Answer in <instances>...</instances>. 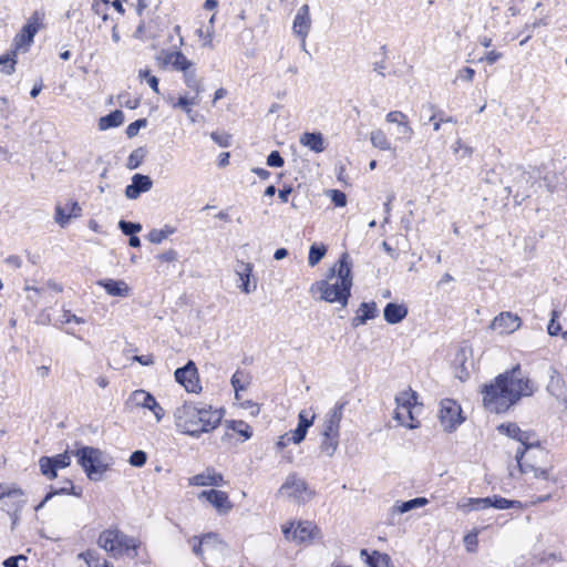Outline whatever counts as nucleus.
<instances>
[{
	"instance_id": "6",
	"label": "nucleus",
	"mask_w": 567,
	"mask_h": 567,
	"mask_svg": "<svg viewBox=\"0 0 567 567\" xmlns=\"http://www.w3.org/2000/svg\"><path fill=\"white\" fill-rule=\"evenodd\" d=\"M439 419L442 427L446 432H453L464 421L460 404L452 399L441 401Z\"/></svg>"
},
{
	"instance_id": "58",
	"label": "nucleus",
	"mask_w": 567,
	"mask_h": 567,
	"mask_svg": "<svg viewBox=\"0 0 567 567\" xmlns=\"http://www.w3.org/2000/svg\"><path fill=\"white\" fill-rule=\"evenodd\" d=\"M298 419H299V423L298 424L300 426H303L306 430H308L312 425V423H313L315 415L309 416L308 412L302 410L299 413Z\"/></svg>"
},
{
	"instance_id": "12",
	"label": "nucleus",
	"mask_w": 567,
	"mask_h": 567,
	"mask_svg": "<svg viewBox=\"0 0 567 567\" xmlns=\"http://www.w3.org/2000/svg\"><path fill=\"white\" fill-rule=\"evenodd\" d=\"M385 120L388 123L396 125L395 140L401 142H410L414 131L411 127L408 116L401 111H391L386 114Z\"/></svg>"
},
{
	"instance_id": "15",
	"label": "nucleus",
	"mask_w": 567,
	"mask_h": 567,
	"mask_svg": "<svg viewBox=\"0 0 567 567\" xmlns=\"http://www.w3.org/2000/svg\"><path fill=\"white\" fill-rule=\"evenodd\" d=\"M522 326V319L512 312H501L494 318L491 323L493 330L499 331V333H513L518 330Z\"/></svg>"
},
{
	"instance_id": "44",
	"label": "nucleus",
	"mask_w": 567,
	"mask_h": 567,
	"mask_svg": "<svg viewBox=\"0 0 567 567\" xmlns=\"http://www.w3.org/2000/svg\"><path fill=\"white\" fill-rule=\"evenodd\" d=\"M118 227L123 231V234L127 236H133L134 234L140 233L142 230L141 224L126 220H121L118 223Z\"/></svg>"
},
{
	"instance_id": "64",
	"label": "nucleus",
	"mask_w": 567,
	"mask_h": 567,
	"mask_svg": "<svg viewBox=\"0 0 567 567\" xmlns=\"http://www.w3.org/2000/svg\"><path fill=\"white\" fill-rule=\"evenodd\" d=\"M19 560H27V557L23 556V555H19V556H14V557H9L8 559H6L3 561V567H19L18 566V563Z\"/></svg>"
},
{
	"instance_id": "49",
	"label": "nucleus",
	"mask_w": 567,
	"mask_h": 567,
	"mask_svg": "<svg viewBox=\"0 0 567 567\" xmlns=\"http://www.w3.org/2000/svg\"><path fill=\"white\" fill-rule=\"evenodd\" d=\"M23 495L22 491L18 487H10L4 484H0V499L3 497H21Z\"/></svg>"
},
{
	"instance_id": "25",
	"label": "nucleus",
	"mask_w": 567,
	"mask_h": 567,
	"mask_svg": "<svg viewBox=\"0 0 567 567\" xmlns=\"http://www.w3.org/2000/svg\"><path fill=\"white\" fill-rule=\"evenodd\" d=\"M378 308L375 302H362L358 309L357 316L352 320V326L365 324L368 320L375 318Z\"/></svg>"
},
{
	"instance_id": "39",
	"label": "nucleus",
	"mask_w": 567,
	"mask_h": 567,
	"mask_svg": "<svg viewBox=\"0 0 567 567\" xmlns=\"http://www.w3.org/2000/svg\"><path fill=\"white\" fill-rule=\"evenodd\" d=\"M361 555H367V563L369 567H385L390 561L389 555L380 554L378 551H373L371 555H368L367 550L362 549Z\"/></svg>"
},
{
	"instance_id": "7",
	"label": "nucleus",
	"mask_w": 567,
	"mask_h": 567,
	"mask_svg": "<svg viewBox=\"0 0 567 567\" xmlns=\"http://www.w3.org/2000/svg\"><path fill=\"white\" fill-rule=\"evenodd\" d=\"M278 495L291 498L296 502H306L310 499L312 493L308 491V485L305 480L297 474H290L279 488Z\"/></svg>"
},
{
	"instance_id": "3",
	"label": "nucleus",
	"mask_w": 567,
	"mask_h": 567,
	"mask_svg": "<svg viewBox=\"0 0 567 567\" xmlns=\"http://www.w3.org/2000/svg\"><path fill=\"white\" fill-rule=\"evenodd\" d=\"M223 413L219 410L190 402H185L174 411L176 429L193 437H199L203 433L213 431L219 425Z\"/></svg>"
},
{
	"instance_id": "21",
	"label": "nucleus",
	"mask_w": 567,
	"mask_h": 567,
	"mask_svg": "<svg viewBox=\"0 0 567 567\" xmlns=\"http://www.w3.org/2000/svg\"><path fill=\"white\" fill-rule=\"evenodd\" d=\"M82 213V208L80 207L78 202H68L64 206L56 205L55 207V221L64 227L69 224L71 218L80 217Z\"/></svg>"
},
{
	"instance_id": "28",
	"label": "nucleus",
	"mask_w": 567,
	"mask_h": 567,
	"mask_svg": "<svg viewBox=\"0 0 567 567\" xmlns=\"http://www.w3.org/2000/svg\"><path fill=\"white\" fill-rule=\"evenodd\" d=\"M154 396L145 390H135L131 393L126 401L127 408H145L147 409L153 403Z\"/></svg>"
},
{
	"instance_id": "60",
	"label": "nucleus",
	"mask_w": 567,
	"mask_h": 567,
	"mask_svg": "<svg viewBox=\"0 0 567 567\" xmlns=\"http://www.w3.org/2000/svg\"><path fill=\"white\" fill-rule=\"evenodd\" d=\"M464 544L468 551H474L477 546V533H470L464 537Z\"/></svg>"
},
{
	"instance_id": "17",
	"label": "nucleus",
	"mask_w": 567,
	"mask_h": 567,
	"mask_svg": "<svg viewBox=\"0 0 567 567\" xmlns=\"http://www.w3.org/2000/svg\"><path fill=\"white\" fill-rule=\"evenodd\" d=\"M346 406V402L337 403L326 415V420L323 422L322 434H333L339 435L340 433V422L342 420V413Z\"/></svg>"
},
{
	"instance_id": "27",
	"label": "nucleus",
	"mask_w": 567,
	"mask_h": 567,
	"mask_svg": "<svg viewBox=\"0 0 567 567\" xmlns=\"http://www.w3.org/2000/svg\"><path fill=\"white\" fill-rule=\"evenodd\" d=\"M99 285L111 296L127 297L130 295V287L122 280L105 279L99 281Z\"/></svg>"
},
{
	"instance_id": "4",
	"label": "nucleus",
	"mask_w": 567,
	"mask_h": 567,
	"mask_svg": "<svg viewBox=\"0 0 567 567\" xmlns=\"http://www.w3.org/2000/svg\"><path fill=\"white\" fill-rule=\"evenodd\" d=\"M97 545L114 558L123 556L136 558L141 542L126 535L117 527H110L100 533Z\"/></svg>"
},
{
	"instance_id": "33",
	"label": "nucleus",
	"mask_w": 567,
	"mask_h": 567,
	"mask_svg": "<svg viewBox=\"0 0 567 567\" xmlns=\"http://www.w3.org/2000/svg\"><path fill=\"white\" fill-rule=\"evenodd\" d=\"M124 122V113L120 110H115L110 114L102 116L99 120V128L101 131L109 130L111 127H117Z\"/></svg>"
},
{
	"instance_id": "19",
	"label": "nucleus",
	"mask_w": 567,
	"mask_h": 567,
	"mask_svg": "<svg viewBox=\"0 0 567 567\" xmlns=\"http://www.w3.org/2000/svg\"><path fill=\"white\" fill-rule=\"evenodd\" d=\"M153 186V182L150 176L135 174L132 177V184L125 188V196L130 199H136L142 193L148 192Z\"/></svg>"
},
{
	"instance_id": "36",
	"label": "nucleus",
	"mask_w": 567,
	"mask_h": 567,
	"mask_svg": "<svg viewBox=\"0 0 567 567\" xmlns=\"http://www.w3.org/2000/svg\"><path fill=\"white\" fill-rule=\"evenodd\" d=\"M487 498L489 501L488 507H494L497 509L523 508V504L519 501H512L501 496H493Z\"/></svg>"
},
{
	"instance_id": "57",
	"label": "nucleus",
	"mask_w": 567,
	"mask_h": 567,
	"mask_svg": "<svg viewBox=\"0 0 567 567\" xmlns=\"http://www.w3.org/2000/svg\"><path fill=\"white\" fill-rule=\"evenodd\" d=\"M453 151L455 154L462 152V157H470L472 155V148L465 144L461 140H457L453 146Z\"/></svg>"
},
{
	"instance_id": "13",
	"label": "nucleus",
	"mask_w": 567,
	"mask_h": 567,
	"mask_svg": "<svg viewBox=\"0 0 567 567\" xmlns=\"http://www.w3.org/2000/svg\"><path fill=\"white\" fill-rule=\"evenodd\" d=\"M311 17H310V8L307 3L302 4L293 19L292 22V32L296 37L300 39V41L306 42L307 37L311 30Z\"/></svg>"
},
{
	"instance_id": "14",
	"label": "nucleus",
	"mask_w": 567,
	"mask_h": 567,
	"mask_svg": "<svg viewBox=\"0 0 567 567\" xmlns=\"http://www.w3.org/2000/svg\"><path fill=\"white\" fill-rule=\"evenodd\" d=\"M198 498L209 502L219 514H227L233 508V504L228 497V494L224 491H203L198 494Z\"/></svg>"
},
{
	"instance_id": "56",
	"label": "nucleus",
	"mask_w": 567,
	"mask_h": 567,
	"mask_svg": "<svg viewBox=\"0 0 567 567\" xmlns=\"http://www.w3.org/2000/svg\"><path fill=\"white\" fill-rule=\"evenodd\" d=\"M307 431L308 430H306L303 426H300L298 424L296 430L289 432L290 436L292 439V443H295V444L301 443L306 437Z\"/></svg>"
},
{
	"instance_id": "8",
	"label": "nucleus",
	"mask_w": 567,
	"mask_h": 567,
	"mask_svg": "<svg viewBox=\"0 0 567 567\" xmlns=\"http://www.w3.org/2000/svg\"><path fill=\"white\" fill-rule=\"evenodd\" d=\"M175 381L187 392L198 393L202 390L196 364L189 360L184 367L175 370Z\"/></svg>"
},
{
	"instance_id": "5",
	"label": "nucleus",
	"mask_w": 567,
	"mask_h": 567,
	"mask_svg": "<svg viewBox=\"0 0 567 567\" xmlns=\"http://www.w3.org/2000/svg\"><path fill=\"white\" fill-rule=\"evenodd\" d=\"M74 455L91 481H101L110 468V457L100 449L83 446Z\"/></svg>"
},
{
	"instance_id": "18",
	"label": "nucleus",
	"mask_w": 567,
	"mask_h": 567,
	"mask_svg": "<svg viewBox=\"0 0 567 567\" xmlns=\"http://www.w3.org/2000/svg\"><path fill=\"white\" fill-rule=\"evenodd\" d=\"M200 95H196L192 92H185L181 94L178 99L168 96L166 101L174 110H182L187 116H190L192 109L198 106L200 103Z\"/></svg>"
},
{
	"instance_id": "23",
	"label": "nucleus",
	"mask_w": 567,
	"mask_h": 567,
	"mask_svg": "<svg viewBox=\"0 0 567 567\" xmlns=\"http://www.w3.org/2000/svg\"><path fill=\"white\" fill-rule=\"evenodd\" d=\"M182 73L184 83L186 87L189 89L188 92L195 93L196 95H202V93L205 91V86L203 79L197 75L196 68L193 65Z\"/></svg>"
},
{
	"instance_id": "52",
	"label": "nucleus",
	"mask_w": 567,
	"mask_h": 567,
	"mask_svg": "<svg viewBox=\"0 0 567 567\" xmlns=\"http://www.w3.org/2000/svg\"><path fill=\"white\" fill-rule=\"evenodd\" d=\"M330 198L333 202V204L338 207H343L347 204V196L343 192L338 189H331L329 190Z\"/></svg>"
},
{
	"instance_id": "59",
	"label": "nucleus",
	"mask_w": 567,
	"mask_h": 567,
	"mask_svg": "<svg viewBox=\"0 0 567 567\" xmlns=\"http://www.w3.org/2000/svg\"><path fill=\"white\" fill-rule=\"evenodd\" d=\"M557 312L553 311V317L548 323L547 331L550 336H557L561 331V326L556 322Z\"/></svg>"
},
{
	"instance_id": "42",
	"label": "nucleus",
	"mask_w": 567,
	"mask_h": 567,
	"mask_svg": "<svg viewBox=\"0 0 567 567\" xmlns=\"http://www.w3.org/2000/svg\"><path fill=\"white\" fill-rule=\"evenodd\" d=\"M40 471L43 475H45L49 480H53L56 477V471L53 465V460L49 456H42L39 460Z\"/></svg>"
},
{
	"instance_id": "32",
	"label": "nucleus",
	"mask_w": 567,
	"mask_h": 567,
	"mask_svg": "<svg viewBox=\"0 0 567 567\" xmlns=\"http://www.w3.org/2000/svg\"><path fill=\"white\" fill-rule=\"evenodd\" d=\"M34 35L35 33L33 28L31 29L30 27H23L21 32L18 33L13 40L14 51L17 52L22 49L28 50V48L33 42Z\"/></svg>"
},
{
	"instance_id": "40",
	"label": "nucleus",
	"mask_w": 567,
	"mask_h": 567,
	"mask_svg": "<svg viewBox=\"0 0 567 567\" xmlns=\"http://www.w3.org/2000/svg\"><path fill=\"white\" fill-rule=\"evenodd\" d=\"M200 545H204L205 549L207 550H223L225 548V544L219 539L218 535L215 533H208L200 537Z\"/></svg>"
},
{
	"instance_id": "16",
	"label": "nucleus",
	"mask_w": 567,
	"mask_h": 567,
	"mask_svg": "<svg viewBox=\"0 0 567 567\" xmlns=\"http://www.w3.org/2000/svg\"><path fill=\"white\" fill-rule=\"evenodd\" d=\"M498 432L499 433H503L518 442L522 443V445L524 446L522 450H525V452L533 447L535 442L533 441L534 439V433L532 432H528V431H522L517 424L515 423H507V424H501L498 427H497Z\"/></svg>"
},
{
	"instance_id": "55",
	"label": "nucleus",
	"mask_w": 567,
	"mask_h": 567,
	"mask_svg": "<svg viewBox=\"0 0 567 567\" xmlns=\"http://www.w3.org/2000/svg\"><path fill=\"white\" fill-rule=\"evenodd\" d=\"M285 161L278 151H272L267 157V165L270 167H281Z\"/></svg>"
},
{
	"instance_id": "63",
	"label": "nucleus",
	"mask_w": 567,
	"mask_h": 567,
	"mask_svg": "<svg viewBox=\"0 0 567 567\" xmlns=\"http://www.w3.org/2000/svg\"><path fill=\"white\" fill-rule=\"evenodd\" d=\"M177 251L174 249H168L163 254L158 255V259L165 262H172L177 259Z\"/></svg>"
},
{
	"instance_id": "62",
	"label": "nucleus",
	"mask_w": 567,
	"mask_h": 567,
	"mask_svg": "<svg viewBox=\"0 0 567 567\" xmlns=\"http://www.w3.org/2000/svg\"><path fill=\"white\" fill-rule=\"evenodd\" d=\"M474 75H475V70L466 66L458 71L457 79L466 81V82H471L473 80Z\"/></svg>"
},
{
	"instance_id": "20",
	"label": "nucleus",
	"mask_w": 567,
	"mask_h": 567,
	"mask_svg": "<svg viewBox=\"0 0 567 567\" xmlns=\"http://www.w3.org/2000/svg\"><path fill=\"white\" fill-rule=\"evenodd\" d=\"M188 484L190 486H221L224 485V477L214 468H207L205 472L189 477Z\"/></svg>"
},
{
	"instance_id": "34",
	"label": "nucleus",
	"mask_w": 567,
	"mask_h": 567,
	"mask_svg": "<svg viewBox=\"0 0 567 567\" xmlns=\"http://www.w3.org/2000/svg\"><path fill=\"white\" fill-rule=\"evenodd\" d=\"M370 141L374 147L381 151H390L392 148L386 134L380 128L373 130L370 133Z\"/></svg>"
},
{
	"instance_id": "48",
	"label": "nucleus",
	"mask_w": 567,
	"mask_h": 567,
	"mask_svg": "<svg viewBox=\"0 0 567 567\" xmlns=\"http://www.w3.org/2000/svg\"><path fill=\"white\" fill-rule=\"evenodd\" d=\"M146 461L147 455L144 451L141 450L133 452L128 460L130 464L135 467L143 466L146 463Z\"/></svg>"
},
{
	"instance_id": "53",
	"label": "nucleus",
	"mask_w": 567,
	"mask_h": 567,
	"mask_svg": "<svg viewBox=\"0 0 567 567\" xmlns=\"http://www.w3.org/2000/svg\"><path fill=\"white\" fill-rule=\"evenodd\" d=\"M147 121L145 118L137 120L133 123H131L126 127V135L131 138L137 135L141 127H144L146 125Z\"/></svg>"
},
{
	"instance_id": "30",
	"label": "nucleus",
	"mask_w": 567,
	"mask_h": 567,
	"mask_svg": "<svg viewBox=\"0 0 567 567\" xmlns=\"http://www.w3.org/2000/svg\"><path fill=\"white\" fill-rule=\"evenodd\" d=\"M429 504V499L425 497H416L406 502H396L392 507V514H404L419 507H423Z\"/></svg>"
},
{
	"instance_id": "46",
	"label": "nucleus",
	"mask_w": 567,
	"mask_h": 567,
	"mask_svg": "<svg viewBox=\"0 0 567 567\" xmlns=\"http://www.w3.org/2000/svg\"><path fill=\"white\" fill-rule=\"evenodd\" d=\"M44 19V13L40 11H34L32 16L29 18L27 24L24 27H30L34 29V33L39 31L42 25V21Z\"/></svg>"
},
{
	"instance_id": "10",
	"label": "nucleus",
	"mask_w": 567,
	"mask_h": 567,
	"mask_svg": "<svg viewBox=\"0 0 567 567\" xmlns=\"http://www.w3.org/2000/svg\"><path fill=\"white\" fill-rule=\"evenodd\" d=\"M287 539L295 540L297 543L311 542L319 534V529L311 522H300L296 526L291 524L289 527L282 529Z\"/></svg>"
},
{
	"instance_id": "1",
	"label": "nucleus",
	"mask_w": 567,
	"mask_h": 567,
	"mask_svg": "<svg viewBox=\"0 0 567 567\" xmlns=\"http://www.w3.org/2000/svg\"><path fill=\"white\" fill-rule=\"evenodd\" d=\"M536 389V384L517 364L483 385L481 391L483 405L492 413H504L518 403L523 396L533 395Z\"/></svg>"
},
{
	"instance_id": "37",
	"label": "nucleus",
	"mask_w": 567,
	"mask_h": 567,
	"mask_svg": "<svg viewBox=\"0 0 567 567\" xmlns=\"http://www.w3.org/2000/svg\"><path fill=\"white\" fill-rule=\"evenodd\" d=\"M176 233V228L174 226H171V225H165L163 228L161 229H152L150 233H148V240L152 243V244H161L163 240H165L168 236L173 235Z\"/></svg>"
},
{
	"instance_id": "41",
	"label": "nucleus",
	"mask_w": 567,
	"mask_h": 567,
	"mask_svg": "<svg viewBox=\"0 0 567 567\" xmlns=\"http://www.w3.org/2000/svg\"><path fill=\"white\" fill-rule=\"evenodd\" d=\"M16 51L12 54H3L0 56V72L4 74H12L16 70Z\"/></svg>"
},
{
	"instance_id": "11",
	"label": "nucleus",
	"mask_w": 567,
	"mask_h": 567,
	"mask_svg": "<svg viewBox=\"0 0 567 567\" xmlns=\"http://www.w3.org/2000/svg\"><path fill=\"white\" fill-rule=\"evenodd\" d=\"M454 375L460 381L464 382L470 378L471 370L473 369L472 349L467 346H462L455 353L453 359Z\"/></svg>"
},
{
	"instance_id": "61",
	"label": "nucleus",
	"mask_w": 567,
	"mask_h": 567,
	"mask_svg": "<svg viewBox=\"0 0 567 567\" xmlns=\"http://www.w3.org/2000/svg\"><path fill=\"white\" fill-rule=\"evenodd\" d=\"M147 409L153 412L157 422L162 421L165 412H164V409L157 403V401L155 399L153 400V403H151Z\"/></svg>"
},
{
	"instance_id": "24",
	"label": "nucleus",
	"mask_w": 567,
	"mask_h": 567,
	"mask_svg": "<svg viewBox=\"0 0 567 567\" xmlns=\"http://www.w3.org/2000/svg\"><path fill=\"white\" fill-rule=\"evenodd\" d=\"M383 316L388 323L395 324L408 316V308L404 305L390 302L385 306Z\"/></svg>"
},
{
	"instance_id": "26",
	"label": "nucleus",
	"mask_w": 567,
	"mask_h": 567,
	"mask_svg": "<svg viewBox=\"0 0 567 567\" xmlns=\"http://www.w3.org/2000/svg\"><path fill=\"white\" fill-rule=\"evenodd\" d=\"M252 268L254 267L250 262H241L239 270H237V275L241 280L240 289L247 295L254 292L257 288L256 281H250Z\"/></svg>"
},
{
	"instance_id": "29",
	"label": "nucleus",
	"mask_w": 567,
	"mask_h": 567,
	"mask_svg": "<svg viewBox=\"0 0 567 567\" xmlns=\"http://www.w3.org/2000/svg\"><path fill=\"white\" fill-rule=\"evenodd\" d=\"M300 144L316 153L324 151V141L321 133H303L300 136Z\"/></svg>"
},
{
	"instance_id": "47",
	"label": "nucleus",
	"mask_w": 567,
	"mask_h": 567,
	"mask_svg": "<svg viewBox=\"0 0 567 567\" xmlns=\"http://www.w3.org/2000/svg\"><path fill=\"white\" fill-rule=\"evenodd\" d=\"M51 460H53V465H54V468L55 471L58 468H64V467H68L71 463V456L68 452H64L62 454H58L55 456H52L50 457Z\"/></svg>"
},
{
	"instance_id": "22",
	"label": "nucleus",
	"mask_w": 567,
	"mask_h": 567,
	"mask_svg": "<svg viewBox=\"0 0 567 567\" xmlns=\"http://www.w3.org/2000/svg\"><path fill=\"white\" fill-rule=\"evenodd\" d=\"M525 455V450H517L515 458L518 463L519 470L524 474L532 473L535 478H540L547 481L549 478V471L547 468L536 467L533 464L527 462H523V457Z\"/></svg>"
},
{
	"instance_id": "50",
	"label": "nucleus",
	"mask_w": 567,
	"mask_h": 567,
	"mask_svg": "<svg viewBox=\"0 0 567 567\" xmlns=\"http://www.w3.org/2000/svg\"><path fill=\"white\" fill-rule=\"evenodd\" d=\"M233 425L230 426L234 431H236L238 434L243 435L245 439H249L251 436V430H250V426L243 422V421H238V422H235L233 421L231 422Z\"/></svg>"
},
{
	"instance_id": "38",
	"label": "nucleus",
	"mask_w": 567,
	"mask_h": 567,
	"mask_svg": "<svg viewBox=\"0 0 567 567\" xmlns=\"http://www.w3.org/2000/svg\"><path fill=\"white\" fill-rule=\"evenodd\" d=\"M171 58H173L171 59V64L176 71L184 72L194 65V63L188 60L182 51H174L171 54Z\"/></svg>"
},
{
	"instance_id": "45",
	"label": "nucleus",
	"mask_w": 567,
	"mask_h": 567,
	"mask_svg": "<svg viewBox=\"0 0 567 567\" xmlns=\"http://www.w3.org/2000/svg\"><path fill=\"white\" fill-rule=\"evenodd\" d=\"M138 76L141 80H145L155 93H159L158 79L152 75L148 70H140Z\"/></svg>"
},
{
	"instance_id": "31",
	"label": "nucleus",
	"mask_w": 567,
	"mask_h": 567,
	"mask_svg": "<svg viewBox=\"0 0 567 567\" xmlns=\"http://www.w3.org/2000/svg\"><path fill=\"white\" fill-rule=\"evenodd\" d=\"M488 498H463L457 503V508L467 514L472 511L488 508Z\"/></svg>"
},
{
	"instance_id": "54",
	"label": "nucleus",
	"mask_w": 567,
	"mask_h": 567,
	"mask_svg": "<svg viewBox=\"0 0 567 567\" xmlns=\"http://www.w3.org/2000/svg\"><path fill=\"white\" fill-rule=\"evenodd\" d=\"M212 140L221 147H228L230 145V135L226 133L213 132L210 134Z\"/></svg>"
},
{
	"instance_id": "9",
	"label": "nucleus",
	"mask_w": 567,
	"mask_h": 567,
	"mask_svg": "<svg viewBox=\"0 0 567 567\" xmlns=\"http://www.w3.org/2000/svg\"><path fill=\"white\" fill-rule=\"evenodd\" d=\"M416 392L412 389L404 390L395 396L396 409L394 412V419L403 426L409 429H417L420 422H406L405 414L402 409H410L416 406Z\"/></svg>"
},
{
	"instance_id": "43",
	"label": "nucleus",
	"mask_w": 567,
	"mask_h": 567,
	"mask_svg": "<svg viewBox=\"0 0 567 567\" xmlns=\"http://www.w3.org/2000/svg\"><path fill=\"white\" fill-rule=\"evenodd\" d=\"M327 248L321 245H312L309 250L308 262L310 266H316L326 255Z\"/></svg>"
},
{
	"instance_id": "35",
	"label": "nucleus",
	"mask_w": 567,
	"mask_h": 567,
	"mask_svg": "<svg viewBox=\"0 0 567 567\" xmlns=\"http://www.w3.org/2000/svg\"><path fill=\"white\" fill-rule=\"evenodd\" d=\"M339 445V435L333 434H322V441L320 444V451L321 453L326 454L327 456H332Z\"/></svg>"
},
{
	"instance_id": "2",
	"label": "nucleus",
	"mask_w": 567,
	"mask_h": 567,
	"mask_svg": "<svg viewBox=\"0 0 567 567\" xmlns=\"http://www.w3.org/2000/svg\"><path fill=\"white\" fill-rule=\"evenodd\" d=\"M352 264L348 252H343L328 271L326 279L316 281L310 287V293L320 295V300L330 303H341L342 307L348 305L350 291L352 288L351 276Z\"/></svg>"
},
{
	"instance_id": "51",
	"label": "nucleus",
	"mask_w": 567,
	"mask_h": 567,
	"mask_svg": "<svg viewBox=\"0 0 567 567\" xmlns=\"http://www.w3.org/2000/svg\"><path fill=\"white\" fill-rule=\"evenodd\" d=\"M143 161V152L142 150H135L131 153L127 159V167L130 169H135L140 166Z\"/></svg>"
}]
</instances>
